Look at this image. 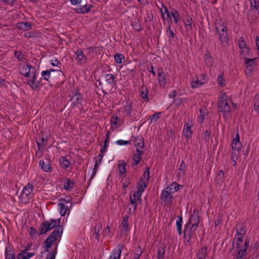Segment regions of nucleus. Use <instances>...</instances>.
Here are the masks:
<instances>
[{
    "label": "nucleus",
    "mask_w": 259,
    "mask_h": 259,
    "mask_svg": "<svg viewBox=\"0 0 259 259\" xmlns=\"http://www.w3.org/2000/svg\"><path fill=\"white\" fill-rule=\"evenodd\" d=\"M60 223V219H50L49 221H45L40 224L39 235L45 234L50 230L55 229L44 242L46 248V252L49 251L52 244L57 240V237H61L62 235L63 228L61 225H59Z\"/></svg>",
    "instance_id": "obj_1"
},
{
    "label": "nucleus",
    "mask_w": 259,
    "mask_h": 259,
    "mask_svg": "<svg viewBox=\"0 0 259 259\" xmlns=\"http://www.w3.org/2000/svg\"><path fill=\"white\" fill-rule=\"evenodd\" d=\"M214 28L222 46H225L228 44L229 36L227 32V27L222 19H217L215 21Z\"/></svg>",
    "instance_id": "obj_2"
},
{
    "label": "nucleus",
    "mask_w": 259,
    "mask_h": 259,
    "mask_svg": "<svg viewBox=\"0 0 259 259\" xmlns=\"http://www.w3.org/2000/svg\"><path fill=\"white\" fill-rule=\"evenodd\" d=\"M218 111L223 114L224 118L226 120L230 116V106L228 104V96L226 93L222 94L218 102Z\"/></svg>",
    "instance_id": "obj_3"
},
{
    "label": "nucleus",
    "mask_w": 259,
    "mask_h": 259,
    "mask_svg": "<svg viewBox=\"0 0 259 259\" xmlns=\"http://www.w3.org/2000/svg\"><path fill=\"white\" fill-rule=\"evenodd\" d=\"M33 190V184L28 183L22 190L19 197V201L23 204L28 203L34 196Z\"/></svg>",
    "instance_id": "obj_4"
},
{
    "label": "nucleus",
    "mask_w": 259,
    "mask_h": 259,
    "mask_svg": "<svg viewBox=\"0 0 259 259\" xmlns=\"http://www.w3.org/2000/svg\"><path fill=\"white\" fill-rule=\"evenodd\" d=\"M197 229L187 223L185 225L184 238V242L186 244H190L191 239L196 236V231Z\"/></svg>",
    "instance_id": "obj_5"
},
{
    "label": "nucleus",
    "mask_w": 259,
    "mask_h": 259,
    "mask_svg": "<svg viewBox=\"0 0 259 259\" xmlns=\"http://www.w3.org/2000/svg\"><path fill=\"white\" fill-rule=\"evenodd\" d=\"M236 234L234 239L237 240V242H243V238L246 235L247 230L246 227L242 223H238L236 227Z\"/></svg>",
    "instance_id": "obj_6"
},
{
    "label": "nucleus",
    "mask_w": 259,
    "mask_h": 259,
    "mask_svg": "<svg viewBox=\"0 0 259 259\" xmlns=\"http://www.w3.org/2000/svg\"><path fill=\"white\" fill-rule=\"evenodd\" d=\"M31 74L29 76L27 77V81L29 85L33 90H36L38 87L40 81L36 80L37 71L35 69H32Z\"/></svg>",
    "instance_id": "obj_7"
},
{
    "label": "nucleus",
    "mask_w": 259,
    "mask_h": 259,
    "mask_svg": "<svg viewBox=\"0 0 259 259\" xmlns=\"http://www.w3.org/2000/svg\"><path fill=\"white\" fill-rule=\"evenodd\" d=\"M172 193L170 187H166L162 191L160 198L164 202L165 205H169L171 203L173 198Z\"/></svg>",
    "instance_id": "obj_8"
},
{
    "label": "nucleus",
    "mask_w": 259,
    "mask_h": 259,
    "mask_svg": "<svg viewBox=\"0 0 259 259\" xmlns=\"http://www.w3.org/2000/svg\"><path fill=\"white\" fill-rule=\"evenodd\" d=\"M124 247L123 244H118L112 250L108 259H120L121 252Z\"/></svg>",
    "instance_id": "obj_9"
},
{
    "label": "nucleus",
    "mask_w": 259,
    "mask_h": 259,
    "mask_svg": "<svg viewBox=\"0 0 259 259\" xmlns=\"http://www.w3.org/2000/svg\"><path fill=\"white\" fill-rule=\"evenodd\" d=\"M75 57L77 64L79 65L85 64L87 62V57L84 55L83 51L81 49H78L75 52Z\"/></svg>",
    "instance_id": "obj_10"
},
{
    "label": "nucleus",
    "mask_w": 259,
    "mask_h": 259,
    "mask_svg": "<svg viewBox=\"0 0 259 259\" xmlns=\"http://www.w3.org/2000/svg\"><path fill=\"white\" fill-rule=\"evenodd\" d=\"M32 69H35L32 67L30 65L26 64L23 65L19 67V72L23 75L28 77L31 74Z\"/></svg>",
    "instance_id": "obj_11"
},
{
    "label": "nucleus",
    "mask_w": 259,
    "mask_h": 259,
    "mask_svg": "<svg viewBox=\"0 0 259 259\" xmlns=\"http://www.w3.org/2000/svg\"><path fill=\"white\" fill-rule=\"evenodd\" d=\"M157 73L158 75V80L159 85L161 87H164L166 83V79L165 78V75L163 71L162 68L159 67L157 69Z\"/></svg>",
    "instance_id": "obj_12"
},
{
    "label": "nucleus",
    "mask_w": 259,
    "mask_h": 259,
    "mask_svg": "<svg viewBox=\"0 0 259 259\" xmlns=\"http://www.w3.org/2000/svg\"><path fill=\"white\" fill-rule=\"evenodd\" d=\"M200 220L199 216L198 215L197 213L195 214L194 213L191 215L188 220V222L187 223L190 224V226L194 227L195 228L197 229Z\"/></svg>",
    "instance_id": "obj_13"
},
{
    "label": "nucleus",
    "mask_w": 259,
    "mask_h": 259,
    "mask_svg": "<svg viewBox=\"0 0 259 259\" xmlns=\"http://www.w3.org/2000/svg\"><path fill=\"white\" fill-rule=\"evenodd\" d=\"M72 101V106H78L79 105H81V102L82 101V95L78 91H76L75 94L71 98Z\"/></svg>",
    "instance_id": "obj_14"
},
{
    "label": "nucleus",
    "mask_w": 259,
    "mask_h": 259,
    "mask_svg": "<svg viewBox=\"0 0 259 259\" xmlns=\"http://www.w3.org/2000/svg\"><path fill=\"white\" fill-rule=\"evenodd\" d=\"M192 126V123L191 121L186 122L185 124V126L184 129L183 130V134L184 137L189 139L190 137H191L192 135V131L191 130V126Z\"/></svg>",
    "instance_id": "obj_15"
},
{
    "label": "nucleus",
    "mask_w": 259,
    "mask_h": 259,
    "mask_svg": "<svg viewBox=\"0 0 259 259\" xmlns=\"http://www.w3.org/2000/svg\"><path fill=\"white\" fill-rule=\"evenodd\" d=\"M39 166L45 172H50L52 170V166L50 162L48 161H45L44 160H40L38 163Z\"/></svg>",
    "instance_id": "obj_16"
},
{
    "label": "nucleus",
    "mask_w": 259,
    "mask_h": 259,
    "mask_svg": "<svg viewBox=\"0 0 259 259\" xmlns=\"http://www.w3.org/2000/svg\"><path fill=\"white\" fill-rule=\"evenodd\" d=\"M93 7L92 5H85L83 6H80L76 8L74 10L76 13L78 14H85L90 11L91 9Z\"/></svg>",
    "instance_id": "obj_17"
},
{
    "label": "nucleus",
    "mask_w": 259,
    "mask_h": 259,
    "mask_svg": "<svg viewBox=\"0 0 259 259\" xmlns=\"http://www.w3.org/2000/svg\"><path fill=\"white\" fill-rule=\"evenodd\" d=\"M143 152L140 149L136 150V152L133 154L132 158L133 160V166L137 165L141 160V155Z\"/></svg>",
    "instance_id": "obj_18"
},
{
    "label": "nucleus",
    "mask_w": 259,
    "mask_h": 259,
    "mask_svg": "<svg viewBox=\"0 0 259 259\" xmlns=\"http://www.w3.org/2000/svg\"><path fill=\"white\" fill-rule=\"evenodd\" d=\"M134 145L136 150L140 149L144 147V141L142 136H138L134 138Z\"/></svg>",
    "instance_id": "obj_19"
},
{
    "label": "nucleus",
    "mask_w": 259,
    "mask_h": 259,
    "mask_svg": "<svg viewBox=\"0 0 259 259\" xmlns=\"http://www.w3.org/2000/svg\"><path fill=\"white\" fill-rule=\"evenodd\" d=\"M244 63L246 65V68L248 71L250 72L256 64V58L248 59L245 58Z\"/></svg>",
    "instance_id": "obj_20"
},
{
    "label": "nucleus",
    "mask_w": 259,
    "mask_h": 259,
    "mask_svg": "<svg viewBox=\"0 0 259 259\" xmlns=\"http://www.w3.org/2000/svg\"><path fill=\"white\" fill-rule=\"evenodd\" d=\"M17 27L23 31H28L31 29L32 24L29 22H22L17 24Z\"/></svg>",
    "instance_id": "obj_21"
},
{
    "label": "nucleus",
    "mask_w": 259,
    "mask_h": 259,
    "mask_svg": "<svg viewBox=\"0 0 259 259\" xmlns=\"http://www.w3.org/2000/svg\"><path fill=\"white\" fill-rule=\"evenodd\" d=\"M239 245V243L237 242V247L238 248L239 250L238 251L236 257L234 258V259H245L247 255V251L241 248Z\"/></svg>",
    "instance_id": "obj_22"
},
{
    "label": "nucleus",
    "mask_w": 259,
    "mask_h": 259,
    "mask_svg": "<svg viewBox=\"0 0 259 259\" xmlns=\"http://www.w3.org/2000/svg\"><path fill=\"white\" fill-rule=\"evenodd\" d=\"M204 61L207 67L210 68L213 66V58L208 51L206 52Z\"/></svg>",
    "instance_id": "obj_23"
},
{
    "label": "nucleus",
    "mask_w": 259,
    "mask_h": 259,
    "mask_svg": "<svg viewBox=\"0 0 259 259\" xmlns=\"http://www.w3.org/2000/svg\"><path fill=\"white\" fill-rule=\"evenodd\" d=\"M124 111L126 113V115L129 117H132L133 112L132 104L131 102L127 101L123 106Z\"/></svg>",
    "instance_id": "obj_24"
},
{
    "label": "nucleus",
    "mask_w": 259,
    "mask_h": 259,
    "mask_svg": "<svg viewBox=\"0 0 259 259\" xmlns=\"http://www.w3.org/2000/svg\"><path fill=\"white\" fill-rule=\"evenodd\" d=\"M128 220V216L125 215L121 222V224L120 225V229H121L122 232H127L128 231V224L127 221Z\"/></svg>",
    "instance_id": "obj_25"
},
{
    "label": "nucleus",
    "mask_w": 259,
    "mask_h": 259,
    "mask_svg": "<svg viewBox=\"0 0 259 259\" xmlns=\"http://www.w3.org/2000/svg\"><path fill=\"white\" fill-rule=\"evenodd\" d=\"M6 259H16L15 254L10 246H7L5 252Z\"/></svg>",
    "instance_id": "obj_26"
},
{
    "label": "nucleus",
    "mask_w": 259,
    "mask_h": 259,
    "mask_svg": "<svg viewBox=\"0 0 259 259\" xmlns=\"http://www.w3.org/2000/svg\"><path fill=\"white\" fill-rule=\"evenodd\" d=\"M166 245L164 244L160 245L157 249V259H163L165 252Z\"/></svg>",
    "instance_id": "obj_27"
},
{
    "label": "nucleus",
    "mask_w": 259,
    "mask_h": 259,
    "mask_svg": "<svg viewBox=\"0 0 259 259\" xmlns=\"http://www.w3.org/2000/svg\"><path fill=\"white\" fill-rule=\"evenodd\" d=\"M105 77L106 81L110 86L112 87L116 84L115 76L113 74H106Z\"/></svg>",
    "instance_id": "obj_28"
},
{
    "label": "nucleus",
    "mask_w": 259,
    "mask_h": 259,
    "mask_svg": "<svg viewBox=\"0 0 259 259\" xmlns=\"http://www.w3.org/2000/svg\"><path fill=\"white\" fill-rule=\"evenodd\" d=\"M146 187L147 185L146 184L145 180L142 178H140L138 183L137 191L140 193L142 194Z\"/></svg>",
    "instance_id": "obj_29"
},
{
    "label": "nucleus",
    "mask_w": 259,
    "mask_h": 259,
    "mask_svg": "<svg viewBox=\"0 0 259 259\" xmlns=\"http://www.w3.org/2000/svg\"><path fill=\"white\" fill-rule=\"evenodd\" d=\"M207 254V248L206 246L202 247L197 254V259H205Z\"/></svg>",
    "instance_id": "obj_30"
},
{
    "label": "nucleus",
    "mask_w": 259,
    "mask_h": 259,
    "mask_svg": "<svg viewBox=\"0 0 259 259\" xmlns=\"http://www.w3.org/2000/svg\"><path fill=\"white\" fill-rule=\"evenodd\" d=\"M140 92L141 98L147 102L149 101L148 98V91L147 88L144 86H142L140 88Z\"/></svg>",
    "instance_id": "obj_31"
},
{
    "label": "nucleus",
    "mask_w": 259,
    "mask_h": 259,
    "mask_svg": "<svg viewBox=\"0 0 259 259\" xmlns=\"http://www.w3.org/2000/svg\"><path fill=\"white\" fill-rule=\"evenodd\" d=\"M242 148V143L240 141H232V149L239 152Z\"/></svg>",
    "instance_id": "obj_32"
},
{
    "label": "nucleus",
    "mask_w": 259,
    "mask_h": 259,
    "mask_svg": "<svg viewBox=\"0 0 259 259\" xmlns=\"http://www.w3.org/2000/svg\"><path fill=\"white\" fill-rule=\"evenodd\" d=\"M183 218L182 216H178V219L176 221V226L178 233L179 235H181L182 233V227Z\"/></svg>",
    "instance_id": "obj_33"
},
{
    "label": "nucleus",
    "mask_w": 259,
    "mask_h": 259,
    "mask_svg": "<svg viewBox=\"0 0 259 259\" xmlns=\"http://www.w3.org/2000/svg\"><path fill=\"white\" fill-rule=\"evenodd\" d=\"M74 186V183L68 179H66L64 184V188L67 190L72 189Z\"/></svg>",
    "instance_id": "obj_34"
},
{
    "label": "nucleus",
    "mask_w": 259,
    "mask_h": 259,
    "mask_svg": "<svg viewBox=\"0 0 259 259\" xmlns=\"http://www.w3.org/2000/svg\"><path fill=\"white\" fill-rule=\"evenodd\" d=\"M254 110L257 114L259 113V93L256 94L254 98L253 102Z\"/></svg>",
    "instance_id": "obj_35"
},
{
    "label": "nucleus",
    "mask_w": 259,
    "mask_h": 259,
    "mask_svg": "<svg viewBox=\"0 0 259 259\" xmlns=\"http://www.w3.org/2000/svg\"><path fill=\"white\" fill-rule=\"evenodd\" d=\"M58 205L60 206V213L61 216H64L67 211L68 210V207L67 205H65L62 202H59Z\"/></svg>",
    "instance_id": "obj_36"
},
{
    "label": "nucleus",
    "mask_w": 259,
    "mask_h": 259,
    "mask_svg": "<svg viewBox=\"0 0 259 259\" xmlns=\"http://www.w3.org/2000/svg\"><path fill=\"white\" fill-rule=\"evenodd\" d=\"M54 71L53 69L47 70L45 71H43L41 73V75L44 78V79L48 81H49V78L50 77L51 72Z\"/></svg>",
    "instance_id": "obj_37"
},
{
    "label": "nucleus",
    "mask_w": 259,
    "mask_h": 259,
    "mask_svg": "<svg viewBox=\"0 0 259 259\" xmlns=\"http://www.w3.org/2000/svg\"><path fill=\"white\" fill-rule=\"evenodd\" d=\"M171 16L174 18V22L175 24L178 23V21L180 20V15L179 12L173 9V11L170 12Z\"/></svg>",
    "instance_id": "obj_38"
},
{
    "label": "nucleus",
    "mask_w": 259,
    "mask_h": 259,
    "mask_svg": "<svg viewBox=\"0 0 259 259\" xmlns=\"http://www.w3.org/2000/svg\"><path fill=\"white\" fill-rule=\"evenodd\" d=\"M161 114L160 112H156L152 115L150 118L148 119L149 121V123L151 124L153 121H156L160 118V115Z\"/></svg>",
    "instance_id": "obj_39"
},
{
    "label": "nucleus",
    "mask_w": 259,
    "mask_h": 259,
    "mask_svg": "<svg viewBox=\"0 0 259 259\" xmlns=\"http://www.w3.org/2000/svg\"><path fill=\"white\" fill-rule=\"evenodd\" d=\"M126 164L124 161H122L121 163L118 164V167L119 168V174L122 175L126 172Z\"/></svg>",
    "instance_id": "obj_40"
},
{
    "label": "nucleus",
    "mask_w": 259,
    "mask_h": 259,
    "mask_svg": "<svg viewBox=\"0 0 259 259\" xmlns=\"http://www.w3.org/2000/svg\"><path fill=\"white\" fill-rule=\"evenodd\" d=\"M250 3V9L253 10L255 9L256 10L259 9V0H249Z\"/></svg>",
    "instance_id": "obj_41"
},
{
    "label": "nucleus",
    "mask_w": 259,
    "mask_h": 259,
    "mask_svg": "<svg viewBox=\"0 0 259 259\" xmlns=\"http://www.w3.org/2000/svg\"><path fill=\"white\" fill-rule=\"evenodd\" d=\"M180 186H181V185L178 184L176 182H172L167 187H170L171 191H172V193H174L179 190Z\"/></svg>",
    "instance_id": "obj_42"
},
{
    "label": "nucleus",
    "mask_w": 259,
    "mask_h": 259,
    "mask_svg": "<svg viewBox=\"0 0 259 259\" xmlns=\"http://www.w3.org/2000/svg\"><path fill=\"white\" fill-rule=\"evenodd\" d=\"M124 58V56L121 54L117 53L114 55L115 62L117 64L122 63V60H123Z\"/></svg>",
    "instance_id": "obj_43"
},
{
    "label": "nucleus",
    "mask_w": 259,
    "mask_h": 259,
    "mask_svg": "<svg viewBox=\"0 0 259 259\" xmlns=\"http://www.w3.org/2000/svg\"><path fill=\"white\" fill-rule=\"evenodd\" d=\"M224 73H222L220 74L217 78V82L219 86L220 87H224L225 85V81L223 78Z\"/></svg>",
    "instance_id": "obj_44"
},
{
    "label": "nucleus",
    "mask_w": 259,
    "mask_h": 259,
    "mask_svg": "<svg viewBox=\"0 0 259 259\" xmlns=\"http://www.w3.org/2000/svg\"><path fill=\"white\" fill-rule=\"evenodd\" d=\"M203 84L204 82H201V81H200L199 79H198L196 80L192 81L191 83V86L192 88L195 89L200 87Z\"/></svg>",
    "instance_id": "obj_45"
},
{
    "label": "nucleus",
    "mask_w": 259,
    "mask_h": 259,
    "mask_svg": "<svg viewBox=\"0 0 259 259\" xmlns=\"http://www.w3.org/2000/svg\"><path fill=\"white\" fill-rule=\"evenodd\" d=\"M101 227L100 225H96L93 233V236L98 240H99V229Z\"/></svg>",
    "instance_id": "obj_46"
},
{
    "label": "nucleus",
    "mask_w": 259,
    "mask_h": 259,
    "mask_svg": "<svg viewBox=\"0 0 259 259\" xmlns=\"http://www.w3.org/2000/svg\"><path fill=\"white\" fill-rule=\"evenodd\" d=\"M166 35L170 38H173L175 37V34L172 30L171 29L170 25H168L167 26L166 30Z\"/></svg>",
    "instance_id": "obj_47"
},
{
    "label": "nucleus",
    "mask_w": 259,
    "mask_h": 259,
    "mask_svg": "<svg viewBox=\"0 0 259 259\" xmlns=\"http://www.w3.org/2000/svg\"><path fill=\"white\" fill-rule=\"evenodd\" d=\"M142 252V248L140 246H139L135 250L134 252V259H139L140 256L141 255Z\"/></svg>",
    "instance_id": "obj_48"
},
{
    "label": "nucleus",
    "mask_w": 259,
    "mask_h": 259,
    "mask_svg": "<svg viewBox=\"0 0 259 259\" xmlns=\"http://www.w3.org/2000/svg\"><path fill=\"white\" fill-rule=\"evenodd\" d=\"M161 13L162 15V17L163 19H164V14H166L167 18H170V15L169 14V13L168 11L167 8L162 5V8L160 10Z\"/></svg>",
    "instance_id": "obj_49"
},
{
    "label": "nucleus",
    "mask_w": 259,
    "mask_h": 259,
    "mask_svg": "<svg viewBox=\"0 0 259 259\" xmlns=\"http://www.w3.org/2000/svg\"><path fill=\"white\" fill-rule=\"evenodd\" d=\"M238 46L240 49L247 47V44L243 37H239L238 39Z\"/></svg>",
    "instance_id": "obj_50"
},
{
    "label": "nucleus",
    "mask_w": 259,
    "mask_h": 259,
    "mask_svg": "<svg viewBox=\"0 0 259 259\" xmlns=\"http://www.w3.org/2000/svg\"><path fill=\"white\" fill-rule=\"evenodd\" d=\"M14 56L19 60L22 61L24 59V55L20 51H16L14 53Z\"/></svg>",
    "instance_id": "obj_51"
},
{
    "label": "nucleus",
    "mask_w": 259,
    "mask_h": 259,
    "mask_svg": "<svg viewBox=\"0 0 259 259\" xmlns=\"http://www.w3.org/2000/svg\"><path fill=\"white\" fill-rule=\"evenodd\" d=\"M57 252V247H56L51 252L47 254V256L46 259H55Z\"/></svg>",
    "instance_id": "obj_52"
},
{
    "label": "nucleus",
    "mask_w": 259,
    "mask_h": 259,
    "mask_svg": "<svg viewBox=\"0 0 259 259\" xmlns=\"http://www.w3.org/2000/svg\"><path fill=\"white\" fill-rule=\"evenodd\" d=\"M132 26L133 28L137 31L141 30V26L138 21H135L133 22Z\"/></svg>",
    "instance_id": "obj_53"
},
{
    "label": "nucleus",
    "mask_w": 259,
    "mask_h": 259,
    "mask_svg": "<svg viewBox=\"0 0 259 259\" xmlns=\"http://www.w3.org/2000/svg\"><path fill=\"white\" fill-rule=\"evenodd\" d=\"M137 200H137L136 198H134L132 196H131V197L130 198V203L134 205V208H134L133 209L134 212H135L136 211V209H137Z\"/></svg>",
    "instance_id": "obj_54"
},
{
    "label": "nucleus",
    "mask_w": 259,
    "mask_h": 259,
    "mask_svg": "<svg viewBox=\"0 0 259 259\" xmlns=\"http://www.w3.org/2000/svg\"><path fill=\"white\" fill-rule=\"evenodd\" d=\"M62 159L63 160L61 164L62 166L64 168H68L70 164V161L66 159L65 157H62Z\"/></svg>",
    "instance_id": "obj_55"
},
{
    "label": "nucleus",
    "mask_w": 259,
    "mask_h": 259,
    "mask_svg": "<svg viewBox=\"0 0 259 259\" xmlns=\"http://www.w3.org/2000/svg\"><path fill=\"white\" fill-rule=\"evenodd\" d=\"M240 49V54L242 56H245L248 53L249 49L247 47Z\"/></svg>",
    "instance_id": "obj_56"
},
{
    "label": "nucleus",
    "mask_w": 259,
    "mask_h": 259,
    "mask_svg": "<svg viewBox=\"0 0 259 259\" xmlns=\"http://www.w3.org/2000/svg\"><path fill=\"white\" fill-rule=\"evenodd\" d=\"M149 175H150V168L148 167H147L146 168V170H145L143 177L144 178L146 179V181H148L149 179Z\"/></svg>",
    "instance_id": "obj_57"
},
{
    "label": "nucleus",
    "mask_w": 259,
    "mask_h": 259,
    "mask_svg": "<svg viewBox=\"0 0 259 259\" xmlns=\"http://www.w3.org/2000/svg\"><path fill=\"white\" fill-rule=\"evenodd\" d=\"M186 167V165L185 164V162L184 160H182L180 163V167L179 168V170L182 171L183 174L185 172V169Z\"/></svg>",
    "instance_id": "obj_58"
},
{
    "label": "nucleus",
    "mask_w": 259,
    "mask_h": 259,
    "mask_svg": "<svg viewBox=\"0 0 259 259\" xmlns=\"http://www.w3.org/2000/svg\"><path fill=\"white\" fill-rule=\"evenodd\" d=\"M217 179L220 180L221 182L223 181V180L224 179V172L222 170H221L219 171Z\"/></svg>",
    "instance_id": "obj_59"
},
{
    "label": "nucleus",
    "mask_w": 259,
    "mask_h": 259,
    "mask_svg": "<svg viewBox=\"0 0 259 259\" xmlns=\"http://www.w3.org/2000/svg\"><path fill=\"white\" fill-rule=\"evenodd\" d=\"M29 235L31 237L34 236L37 234L36 230L33 227H31L29 229Z\"/></svg>",
    "instance_id": "obj_60"
},
{
    "label": "nucleus",
    "mask_w": 259,
    "mask_h": 259,
    "mask_svg": "<svg viewBox=\"0 0 259 259\" xmlns=\"http://www.w3.org/2000/svg\"><path fill=\"white\" fill-rule=\"evenodd\" d=\"M210 138V132L206 130L203 134V139L205 141H208Z\"/></svg>",
    "instance_id": "obj_61"
},
{
    "label": "nucleus",
    "mask_w": 259,
    "mask_h": 259,
    "mask_svg": "<svg viewBox=\"0 0 259 259\" xmlns=\"http://www.w3.org/2000/svg\"><path fill=\"white\" fill-rule=\"evenodd\" d=\"M141 195H142V194L140 193V192H139L138 191H137L134 192L132 197L134 198H136L138 200H141Z\"/></svg>",
    "instance_id": "obj_62"
},
{
    "label": "nucleus",
    "mask_w": 259,
    "mask_h": 259,
    "mask_svg": "<svg viewBox=\"0 0 259 259\" xmlns=\"http://www.w3.org/2000/svg\"><path fill=\"white\" fill-rule=\"evenodd\" d=\"M24 253L25 254V258H26V259H29L30 257L35 255L34 252H28L25 251H24Z\"/></svg>",
    "instance_id": "obj_63"
},
{
    "label": "nucleus",
    "mask_w": 259,
    "mask_h": 259,
    "mask_svg": "<svg viewBox=\"0 0 259 259\" xmlns=\"http://www.w3.org/2000/svg\"><path fill=\"white\" fill-rule=\"evenodd\" d=\"M249 239L246 238L245 240L244 245L241 248L247 251L248 247L249 246Z\"/></svg>",
    "instance_id": "obj_64"
}]
</instances>
